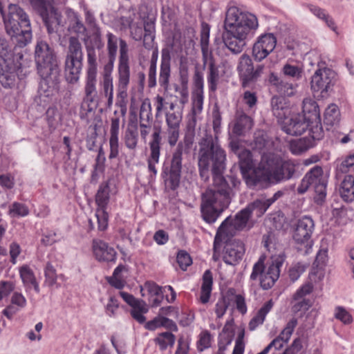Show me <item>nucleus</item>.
<instances>
[{
    "instance_id": "6ab92c4d",
    "label": "nucleus",
    "mask_w": 354,
    "mask_h": 354,
    "mask_svg": "<svg viewBox=\"0 0 354 354\" xmlns=\"http://www.w3.org/2000/svg\"><path fill=\"white\" fill-rule=\"evenodd\" d=\"M161 127L154 126L152 140L149 142L150 154L147 159L148 169L154 176L157 174L156 165L158 163L160 155Z\"/></svg>"
},
{
    "instance_id": "6e6552de",
    "label": "nucleus",
    "mask_w": 354,
    "mask_h": 354,
    "mask_svg": "<svg viewBox=\"0 0 354 354\" xmlns=\"http://www.w3.org/2000/svg\"><path fill=\"white\" fill-rule=\"evenodd\" d=\"M83 59V49L80 39L76 37H69L64 60V76L68 83L74 84L79 82Z\"/></svg>"
},
{
    "instance_id": "680f3d73",
    "label": "nucleus",
    "mask_w": 354,
    "mask_h": 354,
    "mask_svg": "<svg viewBox=\"0 0 354 354\" xmlns=\"http://www.w3.org/2000/svg\"><path fill=\"white\" fill-rule=\"evenodd\" d=\"M176 261L180 268L183 270H185L192 263V260L189 254L183 250L180 251L178 253Z\"/></svg>"
},
{
    "instance_id": "f3484780",
    "label": "nucleus",
    "mask_w": 354,
    "mask_h": 354,
    "mask_svg": "<svg viewBox=\"0 0 354 354\" xmlns=\"http://www.w3.org/2000/svg\"><path fill=\"white\" fill-rule=\"evenodd\" d=\"M83 100L81 104L82 114L93 112L97 106V75L86 74Z\"/></svg>"
},
{
    "instance_id": "473e14b6",
    "label": "nucleus",
    "mask_w": 354,
    "mask_h": 354,
    "mask_svg": "<svg viewBox=\"0 0 354 354\" xmlns=\"http://www.w3.org/2000/svg\"><path fill=\"white\" fill-rule=\"evenodd\" d=\"M339 193L344 201H353L354 198V176L346 175L340 184Z\"/></svg>"
},
{
    "instance_id": "0e129e2a",
    "label": "nucleus",
    "mask_w": 354,
    "mask_h": 354,
    "mask_svg": "<svg viewBox=\"0 0 354 354\" xmlns=\"http://www.w3.org/2000/svg\"><path fill=\"white\" fill-rule=\"evenodd\" d=\"M335 317L344 324H349L352 322V316L342 307H337L335 309Z\"/></svg>"
},
{
    "instance_id": "ddd939ff",
    "label": "nucleus",
    "mask_w": 354,
    "mask_h": 354,
    "mask_svg": "<svg viewBox=\"0 0 354 354\" xmlns=\"http://www.w3.org/2000/svg\"><path fill=\"white\" fill-rule=\"evenodd\" d=\"M238 156L241 172L248 186L255 187L259 185L260 178L258 176H260V174L258 171L259 169L262 172L263 170L260 169V163L255 167L252 153L245 149H243Z\"/></svg>"
},
{
    "instance_id": "dca6fc26",
    "label": "nucleus",
    "mask_w": 354,
    "mask_h": 354,
    "mask_svg": "<svg viewBox=\"0 0 354 354\" xmlns=\"http://www.w3.org/2000/svg\"><path fill=\"white\" fill-rule=\"evenodd\" d=\"M183 153L175 149L172 154L169 168H165L162 172L166 186L175 190L180 185L182 170Z\"/></svg>"
},
{
    "instance_id": "4be33fe9",
    "label": "nucleus",
    "mask_w": 354,
    "mask_h": 354,
    "mask_svg": "<svg viewBox=\"0 0 354 354\" xmlns=\"http://www.w3.org/2000/svg\"><path fill=\"white\" fill-rule=\"evenodd\" d=\"M123 142L124 146L129 150L127 154L124 153L122 156L124 157L125 162L128 165L133 160L136 155V149L138 144V133L137 130V125L131 127L129 125L125 130Z\"/></svg>"
},
{
    "instance_id": "c85d7f7f",
    "label": "nucleus",
    "mask_w": 354,
    "mask_h": 354,
    "mask_svg": "<svg viewBox=\"0 0 354 354\" xmlns=\"http://www.w3.org/2000/svg\"><path fill=\"white\" fill-rule=\"evenodd\" d=\"M269 82L275 87L277 93L281 95L290 97L296 93L297 84L290 83L282 80L274 73L270 74Z\"/></svg>"
},
{
    "instance_id": "2f4dec72",
    "label": "nucleus",
    "mask_w": 354,
    "mask_h": 354,
    "mask_svg": "<svg viewBox=\"0 0 354 354\" xmlns=\"http://www.w3.org/2000/svg\"><path fill=\"white\" fill-rule=\"evenodd\" d=\"M274 302L270 299L266 302L258 310L257 315L250 321L248 328L250 330H254L259 326L263 324L267 314L272 310Z\"/></svg>"
},
{
    "instance_id": "9b49d317",
    "label": "nucleus",
    "mask_w": 354,
    "mask_h": 354,
    "mask_svg": "<svg viewBox=\"0 0 354 354\" xmlns=\"http://www.w3.org/2000/svg\"><path fill=\"white\" fill-rule=\"evenodd\" d=\"M183 44L175 35L170 48H164L161 50V60L159 66L158 83L161 88L167 91L171 75V52L179 53L182 52Z\"/></svg>"
},
{
    "instance_id": "0eeeda50",
    "label": "nucleus",
    "mask_w": 354,
    "mask_h": 354,
    "mask_svg": "<svg viewBox=\"0 0 354 354\" xmlns=\"http://www.w3.org/2000/svg\"><path fill=\"white\" fill-rule=\"evenodd\" d=\"M252 214L245 207L239 211L234 217H227L218 227L214 241V249L220 248L222 241L234 236L237 232L248 230L253 226Z\"/></svg>"
},
{
    "instance_id": "cd10ccee",
    "label": "nucleus",
    "mask_w": 354,
    "mask_h": 354,
    "mask_svg": "<svg viewBox=\"0 0 354 354\" xmlns=\"http://www.w3.org/2000/svg\"><path fill=\"white\" fill-rule=\"evenodd\" d=\"M252 118L243 111H237L235 115L232 132L236 136H243L246 131L252 129Z\"/></svg>"
},
{
    "instance_id": "8fccbe9b",
    "label": "nucleus",
    "mask_w": 354,
    "mask_h": 354,
    "mask_svg": "<svg viewBox=\"0 0 354 354\" xmlns=\"http://www.w3.org/2000/svg\"><path fill=\"white\" fill-rule=\"evenodd\" d=\"M151 105L149 100L142 102L139 113V122L152 124Z\"/></svg>"
},
{
    "instance_id": "864d4df0",
    "label": "nucleus",
    "mask_w": 354,
    "mask_h": 354,
    "mask_svg": "<svg viewBox=\"0 0 354 354\" xmlns=\"http://www.w3.org/2000/svg\"><path fill=\"white\" fill-rule=\"evenodd\" d=\"M323 169L319 166H315L306 175L305 178L312 184L322 181Z\"/></svg>"
},
{
    "instance_id": "a878e982",
    "label": "nucleus",
    "mask_w": 354,
    "mask_h": 354,
    "mask_svg": "<svg viewBox=\"0 0 354 354\" xmlns=\"http://www.w3.org/2000/svg\"><path fill=\"white\" fill-rule=\"evenodd\" d=\"M67 17V31L73 33L78 38L80 36L88 37L87 29L83 24L80 16L73 10L69 9L66 11Z\"/></svg>"
},
{
    "instance_id": "9d476101",
    "label": "nucleus",
    "mask_w": 354,
    "mask_h": 354,
    "mask_svg": "<svg viewBox=\"0 0 354 354\" xmlns=\"http://www.w3.org/2000/svg\"><path fill=\"white\" fill-rule=\"evenodd\" d=\"M31 6L41 16L48 32H58L64 26L62 15L52 6L53 0H29Z\"/></svg>"
},
{
    "instance_id": "1a4fd4ad",
    "label": "nucleus",
    "mask_w": 354,
    "mask_h": 354,
    "mask_svg": "<svg viewBox=\"0 0 354 354\" xmlns=\"http://www.w3.org/2000/svg\"><path fill=\"white\" fill-rule=\"evenodd\" d=\"M265 259L266 257L261 255L254 264L250 279L251 281L259 280L260 286L263 290H268L274 286L278 279L282 262L275 260L268 268H266Z\"/></svg>"
},
{
    "instance_id": "4c0bfd02",
    "label": "nucleus",
    "mask_w": 354,
    "mask_h": 354,
    "mask_svg": "<svg viewBox=\"0 0 354 354\" xmlns=\"http://www.w3.org/2000/svg\"><path fill=\"white\" fill-rule=\"evenodd\" d=\"M207 62L209 64L207 75L208 86L211 91L214 92L217 89V85L219 82V71L211 57L209 60L207 59Z\"/></svg>"
},
{
    "instance_id": "69168bd1",
    "label": "nucleus",
    "mask_w": 354,
    "mask_h": 354,
    "mask_svg": "<svg viewBox=\"0 0 354 354\" xmlns=\"http://www.w3.org/2000/svg\"><path fill=\"white\" fill-rule=\"evenodd\" d=\"M100 85L102 92L104 96L113 94V78L102 77Z\"/></svg>"
},
{
    "instance_id": "bb28decb",
    "label": "nucleus",
    "mask_w": 354,
    "mask_h": 354,
    "mask_svg": "<svg viewBox=\"0 0 354 354\" xmlns=\"http://www.w3.org/2000/svg\"><path fill=\"white\" fill-rule=\"evenodd\" d=\"M93 250L95 258L100 261H114L116 252L106 243L101 240H94Z\"/></svg>"
},
{
    "instance_id": "bf43d9fd",
    "label": "nucleus",
    "mask_w": 354,
    "mask_h": 354,
    "mask_svg": "<svg viewBox=\"0 0 354 354\" xmlns=\"http://www.w3.org/2000/svg\"><path fill=\"white\" fill-rule=\"evenodd\" d=\"M182 116L180 113H166V123L167 127H180Z\"/></svg>"
},
{
    "instance_id": "603ef678",
    "label": "nucleus",
    "mask_w": 354,
    "mask_h": 354,
    "mask_svg": "<svg viewBox=\"0 0 354 354\" xmlns=\"http://www.w3.org/2000/svg\"><path fill=\"white\" fill-rule=\"evenodd\" d=\"M143 46L147 49H150L153 47V43L155 38L154 28L152 25L147 24L144 26Z\"/></svg>"
},
{
    "instance_id": "4468645a",
    "label": "nucleus",
    "mask_w": 354,
    "mask_h": 354,
    "mask_svg": "<svg viewBox=\"0 0 354 354\" xmlns=\"http://www.w3.org/2000/svg\"><path fill=\"white\" fill-rule=\"evenodd\" d=\"M264 66L257 65L254 68L252 60L247 54L242 55L237 66V71L241 81L242 86H249L250 83L256 82L263 73Z\"/></svg>"
},
{
    "instance_id": "2eb2a0df",
    "label": "nucleus",
    "mask_w": 354,
    "mask_h": 354,
    "mask_svg": "<svg viewBox=\"0 0 354 354\" xmlns=\"http://www.w3.org/2000/svg\"><path fill=\"white\" fill-rule=\"evenodd\" d=\"M336 73L330 68L324 67L317 69L311 78V89L320 92L324 96L335 82Z\"/></svg>"
},
{
    "instance_id": "052dcab7",
    "label": "nucleus",
    "mask_w": 354,
    "mask_h": 354,
    "mask_svg": "<svg viewBox=\"0 0 354 354\" xmlns=\"http://www.w3.org/2000/svg\"><path fill=\"white\" fill-rule=\"evenodd\" d=\"M283 73L285 75L299 79L301 77L302 71L297 66L286 64L283 67Z\"/></svg>"
},
{
    "instance_id": "f8f14e48",
    "label": "nucleus",
    "mask_w": 354,
    "mask_h": 354,
    "mask_svg": "<svg viewBox=\"0 0 354 354\" xmlns=\"http://www.w3.org/2000/svg\"><path fill=\"white\" fill-rule=\"evenodd\" d=\"M315 224L310 216H303L299 219L293 232V240L298 251L308 254L312 247L311 236Z\"/></svg>"
},
{
    "instance_id": "6e6d98bb",
    "label": "nucleus",
    "mask_w": 354,
    "mask_h": 354,
    "mask_svg": "<svg viewBox=\"0 0 354 354\" xmlns=\"http://www.w3.org/2000/svg\"><path fill=\"white\" fill-rule=\"evenodd\" d=\"M45 283L48 286H53L56 283L57 281V273L56 270L52 266L50 263H48L45 268Z\"/></svg>"
},
{
    "instance_id": "09e8293b",
    "label": "nucleus",
    "mask_w": 354,
    "mask_h": 354,
    "mask_svg": "<svg viewBox=\"0 0 354 354\" xmlns=\"http://www.w3.org/2000/svg\"><path fill=\"white\" fill-rule=\"evenodd\" d=\"M20 277L26 290L30 288V284L36 280L32 269L27 265L21 266L19 269Z\"/></svg>"
},
{
    "instance_id": "4d7b16f0",
    "label": "nucleus",
    "mask_w": 354,
    "mask_h": 354,
    "mask_svg": "<svg viewBox=\"0 0 354 354\" xmlns=\"http://www.w3.org/2000/svg\"><path fill=\"white\" fill-rule=\"evenodd\" d=\"M204 95L203 93H193L192 94V112L194 115L201 113L203 110Z\"/></svg>"
},
{
    "instance_id": "72a5a7b5",
    "label": "nucleus",
    "mask_w": 354,
    "mask_h": 354,
    "mask_svg": "<svg viewBox=\"0 0 354 354\" xmlns=\"http://www.w3.org/2000/svg\"><path fill=\"white\" fill-rule=\"evenodd\" d=\"M302 116L306 120H317L320 117L319 109L317 103L312 98L307 97L303 100Z\"/></svg>"
},
{
    "instance_id": "b1692460",
    "label": "nucleus",
    "mask_w": 354,
    "mask_h": 354,
    "mask_svg": "<svg viewBox=\"0 0 354 354\" xmlns=\"http://www.w3.org/2000/svg\"><path fill=\"white\" fill-rule=\"evenodd\" d=\"M252 149L261 154L262 159L266 155L274 153V143L266 132L259 130L254 133Z\"/></svg>"
},
{
    "instance_id": "aec40b11",
    "label": "nucleus",
    "mask_w": 354,
    "mask_h": 354,
    "mask_svg": "<svg viewBox=\"0 0 354 354\" xmlns=\"http://www.w3.org/2000/svg\"><path fill=\"white\" fill-rule=\"evenodd\" d=\"M229 238L223 241L226 242L223 261L227 264L235 265L242 259L245 252V245L239 240H229Z\"/></svg>"
},
{
    "instance_id": "5701e85b",
    "label": "nucleus",
    "mask_w": 354,
    "mask_h": 354,
    "mask_svg": "<svg viewBox=\"0 0 354 354\" xmlns=\"http://www.w3.org/2000/svg\"><path fill=\"white\" fill-rule=\"evenodd\" d=\"M15 64L13 55L6 57H0V82L3 87H10L13 84L15 77Z\"/></svg>"
},
{
    "instance_id": "49530a36",
    "label": "nucleus",
    "mask_w": 354,
    "mask_h": 354,
    "mask_svg": "<svg viewBox=\"0 0 354 354\" xmlns=\"http://www.w3.org/2000/svg\"><path fill=\"white\" fill-rule=\"evenodd\" d=\"M8 214L12 218L26 216L29 214V209L25 204L14 202L9 206Z\"/></svg>"
},
{
    "instance_id": "f704fd0d",
    "label": "nucleus",
    "mask_w": 354,
    "mask_h": 354,
    "mask_svg": "<svg viewBox=\"0 0 354 354\" xmlns=\"http://www.w3.org/2000/svg\"><path fill=\"white\" fill-rule=\"evenodd\" d=\"M212 274L209 270H207L203 275V283L200 297L201 303L206 304L209 301L212 290Z\"/></svg>"
},
{
    "instance_id": "7ed1b4c3",
    "label": "nucleus",
    "mask_w": 354,
    "mask_h": 354,
    "mask_svg": "<svg viewBox=\"0 0 354 354\" xmlns=\"http://www.w3.org/2000/svg\"><path fill=\"white\" fill-rule=\"evenodd\" d=\"M35 59L41 80L39 92L46 97L56 94L59 89V68L54 50L46 41H37Z\"/></svg>"
},
{
    "instance_id": "39448f33",
    "label": "nucleus",
    "mask_w": 354,
    "mask_h": 354,
    "mask_svg": "<svg viewBox=\"0 0 354 354\" xmlns=\"http://www.w3.org/2000/svg\"><path fill=\"white\" fill-rule=\"evenodd\" d=\"M5 29L19 47H24L32 39V30L28 15L18 5L10 3L8 12L1 13Z\"/></svg>"
},
{
    "instance_id": "c9c22d12",
    "label": "nucleus",
    "mask_w": 354,
    "mask_h": 354,
    "mask_svg": "<svg viewBox=\"0 0 354 354\" xmlns=\"http://www.w3.org/2000/svg\"><path fill=\"white\" fill-rule=\"evenodd\" d=\"M340 113L337 105L330 104L326 109L324 117V123L327 129L337 125L339 122Z\"/></svg>"
},
{
    "instance_id": "3c124183",
    "label": "nucleus",
    "mask_w": 354,
    "mask_h": 354,
    "mask_svg": "<svg viewBox=\"0 0 354 354\" xmlns=\"http://www.w3.org/2000/svg\"><path fill=\"white\" fill-rule=\"evenodd\" d=\"M194 134L193 132L187 133L182 141H180L176 148V150L181 152V153H188L194 143Z\"/></svg>"
},
{
    "instance_id": "393cba45",
    "label": "nucleus",
    "mask_w": 354,
    "mask_h": 354,
    "mask_svg": "<svg viewBox=\"0 0 354 354\" xmlns=\"http://www.w3.org/2000/svg\"><path fill=\"white\" fill-rule=\"evenodd\" d=\"M297 323L296 318H292L280 334L266 346L269 348V351H270L273 348L275 351H279L283 348L284 345L290 340Z\"/></svg>"
},
{
    "instance_id": "13d9d810",
    "label": "nucleus",
    "mask_w": 354,
    "mask_h": 354,
    "mask_svg": "<svg viewBox=\"0 0 354 354\" xmlns=\"http://www.w3.org/2000/svg\"><path fill=\"white\" fill-rule=\"evenodd\" d=\"M230 302L225 297H220L215 305V313L217 318H221L225 313Z\"/></svg>"
},
{
    "instance_id": "423d86ee",
    "label": "nucleus",
    "mask_w": 354,
    "mask_h": 354,
    "mask_svg": "<svg viewBox=\"0 0 354 354\" xmlns=\"http://www.w3.org/2000/svg\"><path fill=\"white\" fill-rule=\"evenodd\" d=\"M260 169L258 172L259 184L269 183L277 184L292 178L295 173V165L291 161H283L274 153L266 155L260 161Z\"/></svg>"
},
{
    "instance_id": "37998d69",
    "label": "nucleus",
    "mask_w": 354,
    "mask_h": 354,
    "mask_svg": "<svg viewBox=\"0 0 354 354\" xmlns=\"http://www.w3.org/2000/svg\"><path fill=\"white\" fill-rule=\"evenodd\" d=\"M309 123V136L313 142L315 140H320L324 138V131L321 124L320 117L317 120H307Z\"/></svg>"
},
{
    "instance_id": "774afa93",
    "label": "nucleus",
    "mask_w": 354,
    "mask_h": 354,
    "mask_svg": "<svg viewBox=\"0 0 354 354\" xmlns=\"http://www.w3.org/2000/svg\"><path fill=\"white\" fill-rule=\"evenodd\" d=\"M339 170L342 173H347L354 170V153L348 156L340 164Z\"/></svg>"
},
{
    "instance_id": "c03bdc74",
    "label": "nucleus",
    "mask_w": 354,
    "mask_h": 354,
    "mask_svg": "<svg viewBox=\"0 0 354 354\" xmlns=\"http://www.w3.org/2000/svg\"><path fill=\"white\" fill-rule=\"evenodd\" d=\"M308 8L314 15L323 20L330 28L336 31L337 27L334 20L324 10L313 5H310Z\"/></svg>"
},
{
    "instance_id": "de8ad7c7",
    "label": "nucleus",
    "mask_w": 354,
    "mask_h": 354,
    "mask_svg": "<svg viewBox=\"0 0 354 354\" xmlns=\"http://www.w3.org/2000/svg\"><path fill=\"white\" fill-rule=\"evenodd\" d=\"M271 204H268V199L266 198H261L256 199L254 202L250 203L246 208L252 214V212L255 209L257 210L259 215L263 214L269 208Z\"/></svg>"
},
{
    "instance_id": "c756f323",
    "label": "nucleus",
    "mask_w": 354,
    "mask_h": 354,
    "mask_svg": "<svg viewBox=\"0 0 354 354\" xmlns=\"http://www.w3.org/2000/svg\"><path fill=\"white\" fill-rule=\"evenodd\" d=\"M144 290L148 292L149 295V301L151 303L152 307H157L160 305L163 299V294L162 288L152 281H147L144 284V287H140V292L142 297H145Z\"/></svg>"
},
{
    "instance_id": "a19ab883",
    "label": "nucleus",
    "mask_w": 354,
    "mask_h": 354,
    "mask_svg": "<svg viewBox=\"0 0 354 354\" xmlns=\"http://www.w3.org/2000/svg\"><path fill=\"white\" fill-rule=\"evenodd\" d=\"M110 188L108 182L102 183L97 190L95 196V201L101 209H105L109 201Z\"/></svg>"
},
{
    "instance_id": "7c9ffc66",
    "label": "nucleus",
    "mask_w": 354,
    "mask_h": 354,
    "mask_svg": "<svg viewBox=\"0 0 354 354\" xmlns=\"http://www.w3.org/2000/svg\"><path fill=\"white\" fill-rule=\"evenodd\" d=\"M88 40L89 37L82 39L85 45L87 57L86 74L97 75V63L95 50L93 46L88 44Z\"/></svg>"
},
{
    "instance_id": "f03ea898",
    "label": "nucleus",
    "mask_w": 354,
    "mask_h": 354,
    "mask_svg": "<svg viewBox=\"0 0 354 354\" xmlns=\"http://www.w3.org/2000/svg\"><path fill=\"white\" fill-rule=\"evenodd\" d=\"M257 17L244 12L236 6L230 7L225 13V32L223 39L225 46L233 54L241 53L246 46V40L258 28Z\"/></svg>"
},
{
    "instance_id": "e2e57ef3",
    "label": "nucleus",
    "mask_w": 354,
    "mask_h": 354,
    "mask_svg": "<svg viewBox=\"0 0 354 354\" xmlns=\"http://www.w3.org/2000/svg\"><path fill=\"white\" fill-rule=\"evenodd\" d=\"M136 17V13L134 12L129 11L126 15L122 16L119 22L121 26L122 30H125L127 28H129L132 27V26L135 24L133 21Z\"/></svg>"
},
{
    "instance_id": "79ce46f5",
    "label": "nucleus",
    "mask_w": 354,
    "mask_h": 354,
    "mask_svg": "<svg viewBox=\"0 0 354 354\" xmlns=\"http://www.w3.org/2000/svg\"><path fill=\"white\" fill-rule=\"evenodd\" d=\"M209 27L207 24L203 25L201 32V47L204 65L207 63V59L209 57Z\"/></svg>"
},
{
    "instance_id": "20e7f679",
    "label": "nucleus",
    "mask_w": 354,
    "mask_h": 354,
    "mask_svg": "<svg viewBox=\"0 0 354 354\" xmlns=\"http://www.w3.org/2000/svg\"><path fill=\"white\" fill-rule=\"evenodd\" d=\"M109 58L114 62L117 55L118 41L120 43V57L118 64V80L117 84V100L115 106L120 109V115L125 120L127 113V90L130 83V67L129 64L128 45L122 39H119L112 32L106 34Z\"/></svg>"
},
{
    "instance_id": "a211bd4d",
    "label": "nucleus",
    "mask_w": 354,
    "mask_h": 354,
    "mask_svg": "<svg viewBox=\"0 0 354 354\" xmlns=\"http://www.w3.org/2000/svg\"><path fill=\"white\" fill-rule=\"evenodd\" d=\"M277 39L272 33L261 35L253 45L252 56L257 62L264 59L276 47Z\"/></svg>"
},
{
    "instance_id": "a18cd8bd",
    "label": "nucleus",
    "mask_w": 354,
    "mask_h": 354,
    "mask_svg": "<svg viewBox=\"0 0 354 354\" xmlns=\"http://www.w3.org/2000/svg\"><path fill=\"white\" fill-rule=\"evenodd\" d=\"M176 337L170 332L159 333L154 342L159 346L161 351H165L168 346L172 347L175 343Z\"/></svg>"
},
{
    "instance_id": "5fc2aeb1",
    "label": "nucleus",
    "mask_w": 354,
    "mask_h": 354,
    "mask_svg": "<svg viewBox=\"0 0 354 354\" xmlns=\"http://www.w3.org/2000/svg\"><path fill=\"white\" fill-rule=\"evenodd\" d=\"M148 312V308L145 301H143V305H138L132 308L131 315L138 322L142 324L145 322L146 318L143 315Z\"/></svg>"
},
{
    "instance_id": "412c9836",
    "label": "nucleus",
    "mask_w": 354,
    "mask_h": 354,
    "mask_svg": "<svg viewBox=\"0 0 354 354\" xmlns=\"http://www.w3.org/2000/svg\"><path fill=\"white\" fill-rule=\"evenodd\" d=\"M306 118L301 114L292 115L290 118H285L282 126V129L291 136L301 135L309 126Z\"/></svg>"
},
{
    "instance_id": "e433bc0d",
    "label": "nucleus",
    "mask_w": 354,
    "mask_h": 354,
    "mask_svg": "<svg viewBox=\"0 0 354 354\" xmlns=\"http://www.w3.org/2000/svg\"><path fill=\"white\" fill-rule=\"evenodd\" d=\"M270 104L273 115L279 120H285L286 118V115L288 111L286 106L285 100L281 97L274 96L271 99Z\"/></svg>"
},
{
    "instance_id": "58836bf2",
    "label": "nucleus",
    "mask_w": 354,
    "mask_h": 354,
    "mask_svg": "<svg viewBox=\"0 0 354 354\" xmlns=\"http://www.w3.org/2000/svg\"><path fill=\"white\" fill-rule=\"evenodd\" d=\"M158 58V50L156 48L151 55L150 66L148 71V86L154 88L157 85V61Z\"/></svg>"
},
{
    "instance_id": "ea45409f",
    "label": "nucleus",
    "mask_w": 354,
    "mask_h": 354,
    "mask_svg": "<svg viewBox=\"0 0 354 354\" xmlns=\"http://www.w3.org/2000/svg\"><path fill=\"white\" fill-rule=\"evenodd\" d=\"M314 146L313 142L308 138L295 140L290 143V150L295 155H299Z\"/></svg>"
},
{
    "instance_id": "f257e3e1",
    "label": "nucleus",
    "mask_w": 354,
    "mask_h": 354,
    "mask_svg": "<svg viewBox=\"0 0 354 354\" xmlns=\"http://www.w3.org/2000/svg\"><path fill=\"white\" fill-rule=\"evenodd\" d=\"M199 174L202 180L209 178L211 167L213 183L202 196L201 212L204 220L212 223L231 201L232 189L223 177L226 154L217 137L205 131L198 142L197 153Z\"/></svg>"
},
{
    "instance_id": "338daca9",
    "label": "nucleus",
    "mask_w": 354,
    "mask_h": 354,
    "mask_svg": "<svg viewBox=\"0 0 354 354\" xmlns=\"http://www.w3.org/2000/svg\"><path fill=\"white\" fill-rule=\"evenodd\" d=\"M305 270L306 266L301 263H298L290 268L289 270V277L291 281H295L297 280Z\"/></svg>"
}]
</instances>
